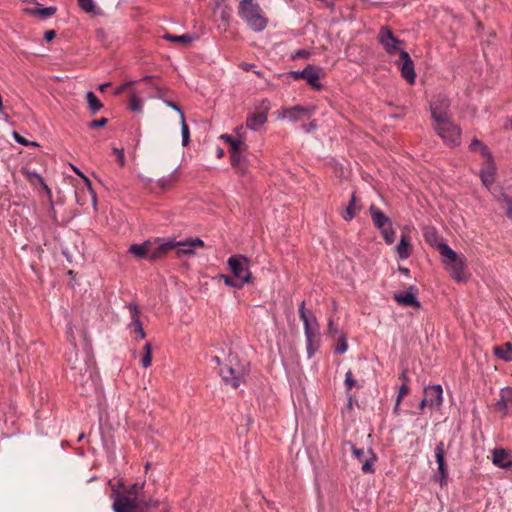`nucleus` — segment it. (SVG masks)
I'll use <instances>...</instances> for the list:
<instances>
[{
  "label": "nucleus",
  "instance_id": "26",
  "mask_svg": "<svg viewBox=\"0 0 512 512\" xmlns=\"http://www.w3.org/2000/svg\"><path fill=\"white\" fill-rule=\"evenodd\" d=\"M150 247V241H145L142 244H133L129 248V252L136 257L148 259V248Z\"/></svg>",
  "mask_w": 512,
  "mask_h": 512
},
{
  "label": "nucleus",
  "instance_id": "37",
  "mask_svg": "<svg viewBox=\"0 0 512 512\" xmlns=\"http://www.w3.org/2000/svg\"><path fill=\"white\" fill-rule=\"evenodd\" d=\"M425 238L428 243H430L432 246L436 248V243H444L443 241L439 240L434 226H427V229L425 231Z\"/></svg>",
  "mask_w": 512,
  "mask_h": 512
},
{
  "label": "nucleus",
  "instance_id": "43",
  "mask_svg": "<svg viewBox=\"0 0 512 512\" xmlns=\"http://www.w3.org/2000/svg\"><path fill=\"white\" fill-rule=\"evenodd\" d=\"M79 7L86 13L95 12V4L93 0H77Z\"/></svg>",
  "mask_w": 512,
  "mask_h": 512
},
{
  "label": "nucleus",
  "instance_id": "49",
  "mask_svg": "<svg viewBox=\"0 0 512 512\" xmlns=\"http://www.w3.org/2000/svg\"><path fill=\"white\" fill-rule=\"evenodd\" d=\"M107 122H108L107 118L95 119L89 123V128H91V129L101 128V127H104L107 124Z\"/></svg>",
  "mask_w": 512,
  "mask_h": 512
},
{
  "label": "nucleus",
  "instance_id": "13",
  "mask_svg": "<svg viewBox=\"0 0 512 512\" xmlns=\"http://www.w3.org/2000/svg\"><path fill=\"white\" fill-rule=\"evenodd\" d=\"M312 113L313 109L301 105H295L293 107L283 109V118H288L290 121H299Z\"/></svg>",
  "mask_w": 512,
  "mask_h": 512
},
{
  "label": "nucleus",
  "instance_id": "18",
  "mask_svg": "<svg viewBox=\"0 0 512 512\" xmlns=\"http://www.w3.org/2000/svg\"><path fill=\"white\" fill-rule=\"evenodd\" d=\"M413 287H410V289L404 293H398L394 295L395 301L403 306H410L414 308L420 307V302L416 298V296L411 292Z\"/></svg>",
  "mask_w": 512,
  "mask_h": 512
},
{
  "label": "nucleus",
  "instance_id": "52",
  "mask_svg": "<svg viewBox=\"0 0 512 512\" xmlns=\"http://www.w3.org/2000/svg\"><path fill=\"white\" fill-rule=\"evenodd\" d=\"M310 52L305 50V49H299L297 50L294 55L292 56L293 59H296V58H303V59H308L310 57Z\"/></svg>",
  "mask_w": 512,
  "mask_h": 512
},
{
  "label": "nucleus",
  "instance_id": "35",
  "mask_svg": "<svg viewBox=\"0 0 512 512\" xmlns=\"http://www.w3.org/2000/svg\"><path fill=\"white\" fill-rule=\"evenodd\" d=\"M144 355L141 359V365L143 368H147L151 365L152 360V346L149 342H147L144 347Z\"/></svg>",
  "mask_w": 512,
  "mask_h": 512
},
{
  "label": "nucleus",
  "instance_id": "17",
  "mask_svg": "<svg viewBox=\"0 0 512 512\" xmlns=\"http://www.w3.org/2000/svg\"><path fill=\"white\" fill-rule=\"evenodd\" d=\"M434 452H435L436 462L438 464V473H439L441 479H445L448 475V471H447V467H446L445 459H444L445 446H444L443 441H440L436 445Z\"/></svg>",
  "mask_w": 512,
  "mask_h": 512
},
{
  "label": "nucleus",
  "instance_id": "39",
  "mask_svg": "<svg viewBox=\"0 0 512 512\" xmlns=\"http://www.w3.org/2000/svg\"><path fill=\"white\" fill-rule=\"evenodd\" d=\"M181 134H182V145L187 146L190 141L189 127L185 122L184 113H181Z\"/></svg>",
  "mask_w": 512,
  "mask_h": 512
},
{
  "label": "nucleus",
  "instance_id": "22",
  "mask_svg": "<svg viewBox=\"0 0 512 512\" xmlns=\"http://www.w3.org/2000/svg\"><path fill=\"white\" fill-rule=\"evenodd\" d=\"M369 212L373 224H391L389 217L386 216L385 213L374 204L370 206Z\"/></svg>",
  "mask_w": 512,
  "mask_h": 512
},
{
  "label": "nucleus",
  "instance_id": "5",
  "mask_svg": "<svg viewBox=\"0 0 512 512\" xmlns=\"http://www.w3.org/2000/svg\"><path fill=\"white\" fill-rule=\"evenodd\" d=\"M434 129L447 145L455 147L460 144L461 129L451 119L446 120V123H437Z\"/></svg>",
  "mask_w": 512,
  "mask_h": 512
},
{
  "label": "nucleus",
  "instance_id": "28",
  "mask_svg": "<svg viewBox=\"0 0 512 512\" xmlns=\"http://www.w3.org/2000/svg\"><path fill=\"white\" fill-rule=\"evenodd\" d=\"M86 100L88 103V108L92 114L97 113L99 110H101L103 108L102 102L98 99V97L92 91L87 92Z\"/></svg>",
  "mask_w": 512,
  "mask_h": 512
},
{
  "label": "nucleus",
  "instance_id": "4",
  "mask_svg": "<svg viewBox=\"0 0 512 512\" xmlns=\"http://www.w3.org/2000/svg\"><path fill=\"white\" fill-rule=\"evenodd\" d=\"M228 267L234 278L238 279L243 285L251 282L252 274L249 270V260L243 255H233L227 261Z\"/></svg>",
  "mask_w": 512,
  "mask_h": 512
},
{
  "label": "nucleus",
  "instance_id": "8",
  "mask_svg": "<svg viewBox=\"0 0 512 512\" xmlns=\"http://www.w3.org/2000/svg\"><path fill=\"white\" fill-rule=\"evenodd\" d=\"M321 68L308 64L302 71H289L287 75L294 80L304 79L315 90H321L323 85L319 82Z\"/></svg>",
  "mask_w": 512,
  "mask_h": 512
},
{
  "label": "nucleus",
  "instance_id": "44",
  "mask_svg": "<svg viewBox=\"0 0 512 512\" xmlns=\"http://www.w3.org/2000/svg\"><path fill=\"white\" fill-rule=\"evenodd\" d=\"M380 227L384 228L383 235H384L386 242L388 244H392L394 242V236H395L394 231L391 229L392 226H380Z\"/></svg>",
  "mask_w": 512,
  "mask_h": 512
},
{
  "label": "nucleus",
  "instance_id": "40",
  "mask_svg": "<svg viewBox=\"0 0 512 512\" xmlns=\"http://www.w3.org/2000/svg\"><path fill=\"white\" fill-rule=\"evenodd\" d=\"M495 407L497 410L502 411L504 416L510 413L504 389L501 390L500 398L495 403Z\"/></svg>",
  "mask_w": 512,
  "mask_h": 512
},
{
  "label": "nucleus",
  "instance_id": "10",
  "mask_svg": "<svg viewBox=\"0 0 512 512\" xmlns=\"http://www.w3.org/2000/svg\"><path fill=\"white\" fill-rule=\"evenodd\" d=\"M298 312L304 324L305 336L320 335L318 321L311 311L305 309V301L301 302Z\"/></svg>",
  "mask_w": 512,
  "mask_h": 512
},
{
  "label": "nucleus",
  "instance_id": "33",
  "mask_svg": "<svg viewBox=\"0 0 512 512\" xmlns=\"http://www.w3.org/2000/svg\"><path fill=\"white\" fill-rule=\"evenodd\" d=\"M493 195V197L497 200V201H503L506 203V205L508 204V202L512 199L510 198L503 190L502 187L500 186H491V189H489Z\"/></svg>",
  "mask_w": 512,
  "mask_h": 512
},
{
  "label": "nucleus",
  "instance_id": "7",
  "mask_svg": "<svg viewBox=\"0 0 512 512\" xmlns=\"http://www.w3.org/2000/svg\"><path fill=\"white\" fill-rule=\"evenodd\" d=\"M377 40L388 55H395L396 53L400 55V51L402 50L400 46L404 44V41L395 37L388 26H382L380 28Z\"/></svg>",
  "mask_w": 512,
  "mask_h": 512
},
{
  "label": "nucleus",
  "instance_id": "15",
  "mask_svg": "<svg viewBox=\"0 0 512 512\" xmlns=\"http://www.w3.org/2000/svg\"><path fill=\"white\" fill-rule=\"evenodd\" d=\"M268 108L248 115L246 126L251 130H258L267 121Z\"/></svg>",
  "mask_w": 512,
  "mask_h": 512
},
{
  "label": "nucleus",
  "instance_id": "32",
  "mask_svg": "<svg viewBox=\"0 0 512 512\" xmlns=\"http://www.w3.org/2000/svg\"><path fill=\"white\" fill-rule=\"evenodd\" d=\"M177 171H178V169H175L170 175L159 179L157 182V185L163 190L169 189L173 185V183L176 181V178H177L176 172Z\"/></svg>",
  "mask_w": 512,
  "mask_h": 512
},
{
  "label": "nucleus",
  "instance_id": "14",
  "mask_svg": "<svg viewBox=\"0 0 512 512\" xmlns=\"http://www.w3.org/2000/svg\"><path fill=\"white\" fill-rule=\"evenodd\" d=\"M425 397L430 400V407H439L443 403V390L441 385H431L424 389Z\"/></svg>",
  "mask_w": 512,
  "mask_h": 512
},
{
  "label": "nucleus",
  "instance_id": "50",
  "mask_svg": "<svg viewBox=\"0 0 512 512\" xmlns=\"http://www.w3.org/2000/svg\"><path fill=\"white\" fill-rule=\"evenodd\" d=\"M112 151L116 155L119 165L124 166L125 165L124 149L113 148Z\"/></svg>",
  "mask_w": 512,
  "mask_h": 512
},
{
  "label": "nucleus",
  "instance_id": "45",
  "mask_svg": "<svg viewBox=\"0 0 512 512\" xmlns=\"http://www.w3.org/2000/svg\"><path fill=\"white\" fill-rule=\"evenodd\" d=\"M348 344L345 336H341L338 340V344L335 347V352L338 354H343L347 351Z\"/></svg>",
  "mask_w": 512,
  "mask_h": 512
},
{
  "label": "nucleus",
  "instance_id": "42",
  "mask_svg": "<svg viewBox=\"0 0 512 512\" xmlns=\"http://www.w3.org/2000/svg\"><path fill=\"white\" fill-rule=\"evenodd\" d=\"M129 109L132 112H141L142 110V99L136 95L132 96L129 103Z\"/></svg>",
  "mask_w": 512,
  "mask_h": 512
},
{
  "label": "nucleus",
  "instance_id": "51",
  "mask_svg": "<svg viewBox=\"0 0 512 512\" xmlns=\"http://www.w3.org/2000/svg\"><path fill=\"white\" fill-rule=\"evenodd\" d=\"M327 332L330 336L334 337L336 336V334L338 333V327L337 325L334 323L333 319L330 318L328 320V328H327Z\"/></svg>",
  "mask_w": 512,
  "mask_h": 512
},
{
  "label": "nucleus",
  "instance_id": "23",
  "mask_svg": "<svg viewBox=\"0 0 512 512\" xmlns=\"http://www.w3.org/2000/svg\"><path fill=\"white\" fill-rule=\"evenodd\" d=\"M494 353L498 358L506 362L512 361V343L506 342L501 346H496Z\"/></svg>",
  "mask_w": 512,
  "mask_h": 512
},
{
  "label": "nucleus",
  "instance_id": "59",
  "mask_svg": "<svg viewBox=\"0 0 512 512\" xmlns=\"http://www.w3.org/2000/svg\"><path fill=\"white\" fill-rule=\"evenodd\" d=\"M73 170L75 171L76 174L80 175L81 177L84 178L86 184L88 185L89 189L91 190V182L90 180L84 176V174L75 166H72Z\"/></svg>",
  "mask_w": 512,
  "mask_h": 512
},
{
  "label": "nucleus",
  "instance_id": "62",
  "mask_svg": "<svg viewBox=\"0 0 512 512\" xmlns=\"http://www.w3.org/2000/svg\"><path fill=\"white\" fill-rule=\"evenodd\" d=\"M506 215L510 221H512V199L506 205Z\"/></svg>",
  "mask_w": 512,
  "mask_h": 512
},
{
  "label": "nucleus",
  "instance_id": "61",
  "mask_svg": "<svg viewBox=\"0 0 512 512\" xmlns=\"http://www.w3.org/2000/svg\"><path fill=\"white\" fill-rule=\"evenodd\" d=\"M220 138L222 140H224L227 144H229V146L231 145V143L236 139L235 137H233L232 135H229V134H222L220 136Z\"/></svg>",
  "mask_w": 512,
  "mask_h": 512
},
{
  "label": "nucleus",
  "instance_id": "54",
  "mask_svg": "<svg viewBox=\"0 0 512 512\" xmlns=\"http://www.w3.org/2000/svg\"><path fill=\"white\" fill-rule=\"evenodd\" d=\"M29 175L32 177H35L39 181V183L43 187V189H45V191L48 194L51 193V191H50L49 187L47 186V184L45 183L44 179L39 174H37L36 172H33V173H29Z\"/></svg>",
  "mask_w": 512,
  "mask_h": 512
},
{
  "label": "nucleus",
  "instance_id": "1",
  "mask_svg": "<svg viewBox=\"0 0 512 512\" xmlns=\"http://www.w3.org/2000/svg\"><path fill=\"white\" fill-rule=\"evenodd\" d=\"M204 242L196 238H186L184 240L176 241L175 239H169L165 242L157 244L156 242L150 241V247L148 248V259L156 260L163 257L168 251L174 250L177 257L193 256L195 250L203 248Z\"/></svg>",
  "mask_w": 512,
  "mask_h": 512
},
{
  "label": "nucleus",
  "instance_id": "55",
  "mask_svg": "<svg viewBox=\"0 0 512 512\" xmlns=\"http://www.w3.org/2000/svg\"><path fill=\"white\" fill-rule=\"evenodd\" d=\"M504 392L506 395V402L508 403L509 411L512 413V388L506 387L504 388Z\"/></svg>",
  "mask_w": 512,
  "mask_h": 512
},
{
  "label": "nucleus",
  "instance_id": "58",
  "mask_svg": "<svg viewBox=\"0 0 512 512\" xmlns=\"http://www.w3.org/2000/svg\"><path fill=\"white\" fill-rule=\"evenodd\" d=\"M317 128V124L315 121H311L310 123L308 124H303L302 125V129L306 132V133H310L314 130H316Z\"/></svg>",
  "mask_w": 512,
  "mask_h": 512
},
{
  "label": "nucleus",
  "instance_id": "25",
  "mask_svg": "<svg viewBox=\"0 0 512 512\" xmlns=\"http://www.w3.org/2000/svg\"><path fill=\"white\" fill-rule=\"evenodd\" d=\"M244 152L245 151L230 153L231 166L240 172H244L246 167V158L243 154Z\"/></svg>",
  "mask_w": 512,
  "mask_h": 512
},
{
  "label": "nucleus",
  "instance_id": "9",
  "mask_svg": "<svg viewBox=\"0 0 512 512\" xmlns=\"http://www.w3.org/2000/svg\"><path fill=\"white\" fill-rule=\"evenodd\" d=\"M130 313L131 322L128 328L135 333V340L145 339L146 333L143 329L142 322L140 321L141 311L135 302H130L125 306Z\"/></svg>",
  "mask_w": 512,
  "mask_h": 512
},
{
  "label": "nucleus",
  "instance_id": "12",
  "mask_svg": "<svg viewBox=\"0 0 512 512\" xmlns=\"http://www.w3.org/2000/svg\"><path fill=\"white\" fill-rule=\"evenodd\" d=\"M350 446H351V450H352V454L354 455V457L362 463V471L364 473H373L374 472V469H373V462L375 461L376 457L375 455L373 454V452L371 450L368 451V453H370L372 456L371 458H366L365 456V451L364 449L362 448H357L353 443H349Z\"/></svg>",
  "mask_w": 512,
  "mask_h": 512
},
{
  "label": "nucleus",
  "instance_id": "2",
  "mask_svg": "<svg viewBox=\"0 0 512 512\" xmlns=\"http://www.w3.org/2000/svg\"><path fill=\"white\" fill-rule=\"evenodd\" d=\"M436 249L443 257V264L456 282H465L469 278L467 259L457 254L446 243H436Z\"/></svg>",
  "mask_w": 512,
  "mask_h": 512
},
{
  "label": "nucleus",
  "instance_id": "20",
  "mask_svg": "<svg viewBox=\"0 0 512 512\" xmlns=\"http://www.w3.org/2000/svg\"><path fill=\"white\" fill-rule=\"evenodd\" d=\"M85 373H87V377L85 379V375L81 374L79 376V379L75 378V383L76 384H81L82 385V391L80 392V394H86L89 392V390L93 389L94 388V385H95V381L93 379V373L94 371L91 369V368H86L85 369Z\"/></svg>",
  "mask_w": 512,
  "mask_h": 512
},
{
  "label": "nucleus",
  "instance_id": "19",
  "mask_svg": "<svg viewBox=\"0 0 512 512\" xmlns=\"http://www.w3.org/2000/svg\"><path fill=\"white\" fill-rule=\"evenodd\" d=\"M493 463L503 469H508L512 466V460L504 449H494L492 453Z\"/></svg>",
  "mask_w": 512,
  "mask_h": 512
},
{
  "label": "nucleus",
  "instance_id": "38",
  "mask_svg": "<svg viewBox=\"0 0 512 512\" xmlns=\"http://www.w3.org/2000/svg\"><path fill=\"white\" fill-rule=\"evenodd\" d=\"M56 10H57L56 7L50 6V7L35 9V10H33L32 13L34 15L39 16L42 19H46V18L53 16L56 13Z\"/></svg>",
  "mask_w": 512,
  "mask_h": 512
},
{
  "label": "nucleus",
  "instance_id": "46",
  "mask_svg": "<svg viewBox=\"0 0 512 512\" xmlns=\"http://www.w3.org/2000/svg\"><path fill=\"white\" fill-rule=\"evenodd\" d=\"M344 385L347 391H350L352 387L356 385V380L353 377L352 371H347L345 374Z\"/></svg>",
  "mask_w": 512,
  "mask_h": 512
},
{
  "label": "nucleus",
  "instance_id": "63",
  "mask_svg": "<svg viewBox=\"0 0 512 512\" xmlns=\"http://www.w3.org/2000/svg\"><path fill=\"white\" fill-rule=\"evenodd\" d=\"M166 104L171 107L172 109H174L175 111H177L180 115L182 112V110L180 109V107L173 101H166Z\"/></svg>",
  "mask_w": 512,
  "mask_h": 512
},
{
  "label": "nucleus",
  "instance_id": "30",
  "mask_svg": "<svg viewBox=\"0 0 512 512\" xmlns=\"http://www.w3.org/2000/svg\"><path fill=\"white\" fill-rule=\"evenodd\" d=\"M356 202H357V198H356L355 193H353L351 196L350 203L347 206L345 213L343 214V219L345 221H347V222L351 221L353 219V217L355 216V212H356V208H357Z\"/></svg>",
  "mask_w": 512,
  "mask_h": 512
},
{
  "label": "nucleus",
  "instance_id": "29",
  "mask_svg": "<svg viewBox=\"0 0 512 512\" xmlns=\"http://www.w3.org/2000/svg\"><path fill=\"white\" fill-rule=\"evenodd\" d=\"M400 259H407L410 256L409 242L406 235H402L399 244L396 247Z\"/></svg>",
  "mask_w": 512,
  "mask_h": 512
},
{
  "label": "nucleus",
  "instance_id": "16",
  "mask_svg": "<svg viewBox=\"0 0 512 512\" xmlns=\"http://www.w3.org/2000/svg\"><path fill=\"white\" fill-rule=\"evenodd\" d=\"M219 374L226 384H230L235 389L240 386L241 377L239 374H236V371L232 367L225 366L220 368Z\"/></svg>",
  "mask_w": 512,
  "mask_h": 512
},
{
  "label": "nucleus",
  "instance_id": "64",
  "mask_svg": "<svg viewBox=\"0 0 512 512\" xmlns=\"http://www.w3.org/2000/svg\"><path fill=\"white\" fill-rule=\"evenodd\" d=\"M429 405L430 406V400H428V398L424 397L421 402L419 403V408L421 410L424 409L425 406Z\"/></svg>",
  "mask_w": 512,
  "mask_h": 512
},
{
  "label": "nucleus",
  "instance_id": "36",
  "mask_svg": "<svg viewBox=\"0 0 512 512\" xmlns=\"http://www.w3.org/2000/svg\"><path fill=\"white\" fill-rule=\"evenodd\" d=\"M219 278L223 280L227 286L235 289H241L244 286L238 279L234 278V276L231 277L226 274H220Z\"/></svg>",
  "mask_w": 512,
  "mask_h": 512
},
{
  "label": "nucleus",
  "instance_id": "47",
  "mask_svg": "<svg viewBox=\"0 0 512 512\" xmlns=\"http://www.w3.org/2000/svg\"><path fill=\"white\" fill-rule=\"evenodd\" d=\"M408 393H409L408 384L402 383V385L399 388V393H398V396H397V399H396V407H395V409H397V407L400 405L403 397L405 395H407Z\"/></svg>",
  "mask_w": 512,
  "mask_h": 512
},
{
  "label": "nucleus",
  "instance_id": "3",
  "mask_svg": "<svg viewBox=\"0 0 512 512\" xmlns=\"http://www.w3.org/2000/svg\"><path fill=\"white\" fill-rule=\"evenodd\" d=\"M238 13L253 31L261 32L267 26L268 20L259 4L254 0H242Z\"/></svg>",
  "mask_w": 512,
  "mask_h": 512
},
{
  "label": "nucleus",
  "instance_id": "31",
  "mask_svg": "<svg viewBox=\"0 0 512 512\" xmlns=\"http://www.w3.org/2000/svg\"><path fill=\"white\" fill-rule=\"evenodd\" d=\"M356 202H357V198H356L355 193H353L351 196L350 203L347 206L345 213L343 214V219L345 221H347V222L351 221L353 219V217L355 216V212H356V208H357Z\"/></svg>",
  "mask_w": 512,
  "mask_h": 512
},
{
  "label": "nucleus",
  "instance_id": "24",
  "mask_svg": "<svg viewBox=\"0 0 512 512\" xmlns=\"http://www.w3.org/2000/svg\"><path fill=\"white\" fill-rule=\"evenodd\" d=\"M308 358H312L320 346V335L305 336Z\"/></svg>",
  "mask_w": 512,
  "mask_h": 512
},
{
  "label": "nucleus",
  "instance_id": "57",
  "mask_svg": "<svg viewBox=\"0 0 512 512\" xmlns=\"http://www.w3.org/2000/svg\"><path fill=\"white\" fill-rule=\"evenodd\" d=\"M483 145V143L478 140L477 138L473 139L472 142L469 145V149L472 152L478 151V149Z\"/></svg>",
  "mask_w": 512,
  "mask_h": 512
},
{
  "label": "nucleus",
  "instance_id": "6",
  "mask_svg": "<svg viewBox=\"0 0 512 512\" xmlns=\"http://www.w3.org/2000/svg\"><path fill=\"white\" fill-rule=\"evenodd\" d=\"M450 105V100L444 94H437L432 98L430 102V112L436 124L440 122L446 123V120L450 119Z\"/></svg>",
  "mask_w": 512,
  "mask_h": 512
},
{
  "label": "nucleus",
  "instance_id": "53",
  "mask_svg": "<svg viewBox=\"0 0 512 512\" xmlns=\"http://www.w3.org/2000/svg\"><path fill=\"white\" fill-rule=\"evenodd\" d=\"M13 138L14 140L21 144V145H24V146H29L30 145V141L27 140L26 138H24L23 136H21L19 133L17 132H13Z\"/></svg>",
  "mask_w": 512,
  "mask_h": 512
},
{
  "label": "nucleus",
  "instance_id": "48",
  "mask_svg": "<svg viewBox=\"0 0 512 512\" xmlns=\"http://www.w3.org/2000/svg\"><path fill=\"white\" fill-rule=\"evenodd\" d=\"M478 151L480 152L481 156L484 157L486 159V163L487 164H491V162H493V157H492V154L489 150V148L483 144L479 149Z\"/></svg>",
  "mask_w": 512,
  "mask_h": 512
},
{
  "label": "nucleus",
  "instance_id": "21",
  "mask_svg": "<svg viewBox=\"0 0 512 512\" xmlns=\"http://www.w3.org/2000/svg\"><path fill=\"white\" fill-rule=\"evenodd\" d=\"M494 175H495V167H494L493 162H491V164H487V167L480 171L481 181L487 189H491V186H493L494 179H495Z\"/></svg>",
  "mask_w": 512,
  "mask_h": 512
},
{
  "label": "nucleus",
  "instance_id": "34",
  "mask_svg": "<svg viewBox=\"0 0 512 512\" xmlns=\"http://www.w3.org/2000/svg\"><path fill=\"white\" fill-rule=\"evenodd\" d=\"M163 38L170 42H181L184 44L190 43L194 40V37H192L189 34H183L178 36L167 33L163 36Z\"/></svg>",
  "mask_w": 512,
  "mask_h": 512
},
{
  "label": "nucleus",
  "instance_id": "11",
  "mask_svg": "<svg viewBox=\"0 0 512 512\" xmlns=\"http://www.w3.org/2000/svg\"><path fill=\"white\" fill-rule=\"evenodd\" d=\"M400 62H401V76L410 84H413L416 79V73L414 70V63L408 52L405 50L400 51Z\"/></svg>",
  "mask_w": 512,
  "mask_h": 512
},
{
  "label": "nucleus",
  "instance_id": "56",
  "mask_svg": "<svg viewBox=\"0 0 512 512\" xmlns=\"http://www.w3.org/2000/svg\"><path fill=\"white\" fill-rule=\"evenodd\" d=\"M134 82L133 81H129V82H126V83H123L122 85L118 86L115 91H114V95H120L122 94L129 86H131Z\"/></svg>",
  "mask_w": 512,
  "mask_h": 512
},
{
  "label": "nucleus",
  "instance_id": "27",
  "mask_svg": "<svg viewBox=\"0 0 512 512\" xmlns=\"http://www.w3.org/2000/svg\"><path fill=\"white\" fill-rule=\"evenodd\" d=\"M159 506V501L149 498L146 499L144 496L140 499L137 504V508H134L131 512H148L151 508Z\"/></svg>",
  "mask_w": 512,
  "mask_h": 512
},
{
  "label": "nucleus",
  "instance_id": "41",
  "mask_svg": "<svg viewBox=\"0 0 512 512\" xmlns=\"http://www.w3.org/2000/svg\"><path fill=\"white\" fill-rule=\"evenodd\" d=\"M229 147H230V153H234V152L236 153L239 151L247 150V145H246L245 141L240 136L238 138H236L231 143V145Z\"/></svg>",
  "mask_w": 512,
  "mask_h": 512
},
{
  "label": "nucleus",
  "instance_id": "60",
  "mask_svg": "<svg viewBox=\"0 0 512 512\" xmlns=\"http://www.w3.org/2000/svg\"><path fill=\"white\" fill-rule=\"evenodd\" d=\"M55 36H56V32L54 30H48L44 34V39L49 42L52 39H54Z\"/></svg>",
  "mask_w": 512,
  "mask_h": 512
}]
</instances>
